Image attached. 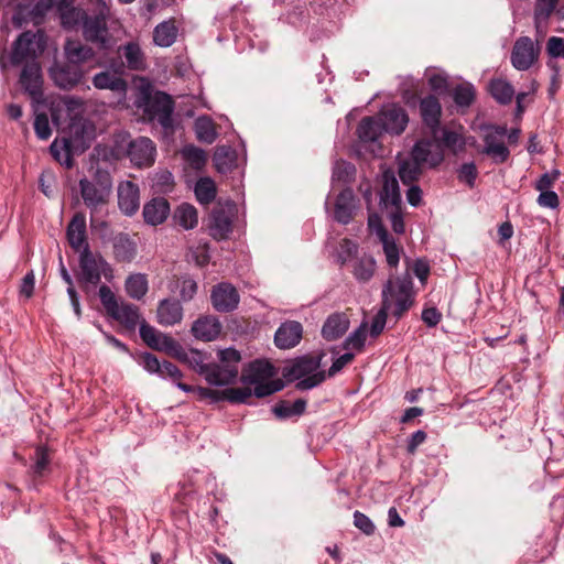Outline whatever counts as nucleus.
Returning <instances> with one entry per match:
<instances>
[{"label":"nucleus","instance_id":"obj_60","mask_svg":"<svg viewBox=\"0 0 564 564\" xmlns=\"http://www.w3.org/2000/svg\"><path fill=\"white\" fill-rule=\"evenodd\" d=\"M34 131L36 137L41 140H47L51 137L52 130L50 127L48 117L45 112L35 115Z\"/></svg>","mask_w":564,"mask_h":564},{"label":"nucleus","instance_id":"obj_24","mask_svg":"<svg viewBox=\"0 0 564 564\" xmlns=\"http://www.w3.org/2000/svg\"><path fill=\"white\" fill-rule=\"evenodd\" d=\"M358 208V199L351 188L343 189L335 202L334 218L337 223L349 224Z\"/></svg>","mask_w":564,"mask_h":564},{"label":"nucleus","instance_id":"obj_38","mask_svg":"<svg viewBox=\"0 0 564 564\" xmlns=\"http://www.w3.org/2000/svg\"><path fill=\"white\" fill-rule=\"evenodd\" d=\"M173 220L184 230L194 229L198 224V212L192 204L183 203L174 210Z\"/></svg>","mask_w":564,"mask_h":564},{"label":"nucleus","instance_id":"obj_58","mask_svg":"<svg viewBox=\"0 0 564 564\" xmlns=\"http://www.w3.org/2000/svg\"><path fill=\"white\" fill-rule=\"evenodd\" d=\"M34 465L32 466L33 474L35 476H43L46 471L48 464H50V457L47 453V448L40 446L35 449V456H34Z\"/></svg>","mask_w":564,"mask_h":564},{"label":"nucleus","instance_id":"obj_23","mask_svg":"<svg viewBox=\"0 0 564 564\" xmlns=\"http://www.w3.org/2000/svg\"><path fill=\"white\" fill-rule=\"evenodd\" d=\"M202 398L209 399L212 402L229 401L231 403H247L251 398L250 388H227L224 390H213L209 388L197 389Z\"/></svg>","mask_w":564,"mask_h":564},{"label":"nucleus","instance_id":"obj_10","mask_svg":"<svg viewBox=\"0 0 564 564\" xmlns=\"http://www.w3.org/2000/svg\"><path fill=\"white\" fill-rule=\"evenodd\" d=\"M237 213L236 204L228 200L218 204L212 210L208 219V232L217 241L226 240L232 231V221Z\"/></svg>","mask_w":564,"mask_h":564},{"label":"nucleus","instance_id":"obj_4","mask_svg":"<svg viewBox=\"0 0 564 564\" xmlns=\"http://www.w3.org/2000/svg\"><path fill=\"white\" fill-rule=\"evenodd\" d=\"M93 6L82 25L83 37L98 48L107 50L110 46L108 29L110 9L105 0H94Z\"/></svg>","mask_w":564,"mask_h":564},{"label":"nucleus","instance_id":"obj_30","mask_svg":"<svg viewBox=\"0 0 564 564\" xmlns=\"http://www.w3.org/2000/svg\"><path fill=\"white\" fill-rule=\"evenodd\" d=\"M170 214V204L163 197L153 198L143 206L142 215L148 225L164 223Z\"/></svg>","mask_w":564,"mask_h":564},{"label":"nucleus","instance_id":"obj_32","mask_svg":"<svg viewBox=\"0 0 564 564\" xmlns=\"http://www.w3.org/2000/svg\"><path fill=\"white\" fill-rule=\"evenodd\" d=\"M120 55L124 58V64L130 70H144L147 68V57L138 42H128L120 46Z\"/></svg>","mask_w":564,"mask_h":564},{"label":"nucleus","instance_id":"obj_12","mask_svg":"<svg viewBox=\"0 0 564 564\" xmlns=\"http://www.w3.org/2000/svg\"><path fill=\"white\" fill-rule=\"evenodd\" d=\"M378 117L382 130L392 135L402 134L409 123L406 110L395 102L383 106Z\"/></svg>","mask_w":564,"mask_h":564},{"label":"nucleus","instance_id":"obj_51","mask_svg":"<svg viewBox=\"0 0 564 564\" xmlns=\"http://www.w3.org/2000/svg\"><path fill=\"white\" fill-rule=\"evenodd\" d=\"M383 247V252L389 267L395 268L400 261L401 247L397 243L395 239L389 234L380 238Z\"/></svg>","mask_w":564,"mask_h":564},{"label":"nucleus","instance_id":"obj_59","mask_svg":"<svg viewBox=\"0 0 564 564\" xmlns=\"http://www.w3.org/2000/svg\"><path fill=\"white\" fill-rule=\"evenodd\" d=\"M358 245L350 239H343L339 242L338 261L341 265L346 264L354 256L357 254Z\"/></svg>","mask_w":564,"mask_h":564},{"label":"nucleus","instance_id":"obj_44","mask_svg":"<svg viewBox=\"0 0 564 564\" xmlns=\"http://www.w3.org/2000/svg\"><path fill=\"white\" fill-rule=\"evenodd\" d=\"M196 138L204 143L212 144L218 137L214 121L207 116L198 117L194 122Z\"/></svg>","mask_w":564,"mask_h":564},{"label":"nucleus","instance_id":"obj_21","mask_svg":"<svg viewBox=\"0 0 564 564\" xmlns=\"http://www.w3.org/2000/svg\"><path fill=\"white\" fill-rule=\"evenodd\" d=\"M86 217L83 213H76L66 228V237L72 249L78 254L86 248H90L87 241Z\"/></svg>","mask_w":564,"mask_h":564},{"label":"nucleus","instance_id":"obj_42","mask_svg":"<svg viewBox=\"0 0 564 564\" xmlns=\"http://www.w3.org/2000/svg\"><path fill=\"white\" fill-rule=\"evenodd\" d=\"M306 401L304 399H297L293 403L289 401L278 402L272 412L280 420H286L293 416H300L305 412Z\"/></svg>","mask_w":564,"mask_h":564},{"label":"nucleus","instance_id":"obj_16","mask_svg":"<svg viewBox=\"0 0 564 564\" xmlns=\"http://www.w3.org/2000/svg\"><path fill=\"white\" fill-rule=\"evenodd\" d=\"M210 300L217 312L229 313L238 307L240 296L232 284L221 282L213 288Z\"/></svg>","mask_w":564,"mask_h":564},{"label":"nucleus","instance_id":"obj_56","mask_svg":"<svg viewBox=\"0 0 564 564\" xmlns=\"http://www.w3.org/2000/svg\"><path fill=\"white\" fill-rule=\"evenodd\" d=\"M356 174L354 164L346 161H337L333 169V178L344 183L350 182Z\"/></svg>","mask_w":564,"mask_h":564},{"label":"nucleus","instance_id":"obj_14","mask_svg":"<svg viewBox=\"0 0 564 564\" xmlns=\"http://www.w3.org/2000/svg\"><path fill=\"white\" fill-rule=\"evenodd\" d=\"M19 83L33 100L39 101L43 97L42 68L37 61H31L22 67Z\"/></svg>","mask_w":564,"mask_h":564},{"label":"nucleus","instance_id":"obj_7","mask_svg":"<svg viewBox=\"0 0 564 564\" xmlns=\"http://www.w3.org/2000/svg\"><path fill=\"white\" fill-rule=\"evenodd\" d=\"M139 108L143 109L149 120H156L165 130L173 128L174 100L163 91L143 94Z\"/></svg>","mask_w":564,"mask_h":564},{"label":"nucleus","instance_id":"obj_36","mask_svg":"<svg viewBox=\"0 0 564 564\" xmlns=\"http://www.w3.org/2000/svg\"><path fill=\"white\" fill-rule=\"evenodd\" d=\"M380 205L384 209L398 208L401 206L399 184L393 175H384L383 186L380 191Z\"/></svg>","mask_w":564,"mask_h":564},{"label":"nucleus","instance_id":"obj_18","mask_svg":"<svg viewBox=\"0 0 564 564\" xmlns=\"http://www.w3.org/2000/svg\"><path fill=\"white\" fill-rule=\"evenodd\" d=\"M199 373L212 386H228L236 381L239 368H229L221 364H202Z\"/></svg>","mask_w":564,"mask_h":564},{"label":"nucleus","instance_id":"obj_61","mask_svg":"<svg viewBox=\"0 0 564 564\" xmlns=\"http://www.w3.org/2000/svg\"><path fill=\"white\" fill-rule=\"evenodd\" d=\"M560 0H535L533 15H538L540 21L551 18Z\"/></svg>","mask_w":564,"mask_h":564},{"label":"nucleus","instance_id":"obj_19","mask_svg":"<svg viewBox=\"0 0 564 564\" xmlns=\"http://www.w3.org/2000/svg\"><path fill=\"white\" fill-rule=\"evenodd\" d=\"M75 0H58L57 11L63 29L73 31L82 28L91 9L85 10L74 6Z\"/></svg>","mask_w":564,"mask_h":564},{"label":"nucleus","instance_id":"obj_27","mask_svg":"<svg viewBox=\"0 0 564 564\" xmlns=\"http://www.w3.org/2000/svg\"><path fill=\"white\" fill-rule=\"evenodd\" d=\"M183 319V307L176 300L164 299L156 308V322L162 326H174Z\"/></svg>","mask_w":564,"mask_h":564},{"label":"nucleus","instance_id":"obj_8","mask_svg":"<svg viewBox=\"0 0 564 564\" xmlns=\"http://www.w3.org/2000/svg\"><path fill=\"white\" fill-rule=\"evenodd\" d=\"M35 50V34L31 31L22 32L12 43L11 51L8 56H0V67L6 70L10 66H24L31 61H37Z\"/></svg>","mask_w":564,"mask_h":564},{"label":"nucleus","instance_id":"obj_20","mask_svg":"<svg viewBox=\"0 0 564 564\" xmlns=\"http://www.w3.org/2000/svg\"><path fill=\"white\" fill-rule=\"evenodd\" d=\"M48 75L57 87L66 90L75 87L83 78L82 69L73 64L55 63L50 67Z\"/></svg>","mask_w":564,"mask_h":564},{"label":"nucleus","instance_id":"obj_49","mask_svg":"<svg viewBox=\"0 0 564 564\" xmlns=\"http://www.w3.org/2000/svg\"><path fill=\"white\" fill-rule=\"evenodd\" d=\"M422 173V165H420L412 158L404 160L399 165V176L403 184L410 185L415 182Z\"/></svg>","mask_w":564,"mask_h":564},{"label":"nucleus","instance_id":"obj_6","mask_svg":"<svg viewBox=\"0 0 564 564\" xmlns=\"http://www.w3.org/2000/svg\"><path fill=\"white\" fill-rule=\"evenodd\" d=\"M99 299L107 314L123 325L129 330H134L137 325L140 326L139 307L127 302H119L111 289L104 284L99 288Z\"/></svg>","mask_w":564,"mask_h":564},{"label":"nucleus","instance_id":"obj_62","mask_svg":"<svg viewBox=\"0 0 564 564\" xmlns=\"http://www.w3.org/2000/svg\"><path fill=\"white\" fill-rule=\"evenodd\" d=\"M442 142L445 147L452 149L455 154L462 151L465 147L463 137L451 130L443 131Z\"/></svg>","mask_w":564,"mask_h":564},{"label":"nucleus","instance_id":"obj_39","mask_svg":"<svg viewBox=\"0 0 564 564\" xmlns=\"http://www.w3.org/2000/svg\"><path fill=\"white\" fill-rule=\"evenodd\" d=\"M93 85L97 89H109L119 94H124L127 90V82L110 72H100L93 77Z\"/></svg>","mask_w":564,"mask_h":564},{"label":"nucleus","instance_id":"obj_50","mask_svg":"<svg viewBox=\"0 0 564 564\" xmlns=\"http://www.w3.org/2000/svg\"><path fill=\"white\" fill-rule=\"evenodd\" d=\"M452 95L458 107H469L475 100L476 90L470 83H463L453 89Z\"/></svg>","mask_w":564,"mask_h":564},{"label":"nucleus","instance_id":"obj_35","mask_svg":"<svg viewBox=\"0 0 564 564\" xmlns=\"http://www.w3.org/2000/svg\"><path fill=\"white\" fill-rule=\"evenodd\" d=\"M113 257L118 262H131L137 254V245L128 234L120 232L112 239Z\"/></svg>","mask_w":564,"mask_h":564},{"label":"nucleus","instance_id":"obj_64","mask_svg":"<svg viewBox=\"0 0 564 564\" xmlns=\"http://www.w3.org/2000/svg\"><path fill=\"white\" fill-rule=\"evenodd\" d=\"M197 283L189 276H184L180 281V296L182 301L188 302L194 299L197 292Z\"/></svg>","mask_w":564,"mask_h":564},{"label":"nucleus","instance_id":"obj_11","mask_svg":"<svg viewBox=\"0 0 564 564\" xmlns=\"http://www.w3.org/2000/svg\"><path fill=\"white\" fill-rule=\"evenodd\" d=\"M541 52L538 41H533L529 36H520L516 40L510 61L517 70L530 69L539 59Z\"/></svg>","mask_w":564,"mask_h":564},{"label":"nucleus","instance_id":"obj_15","mask_svg":"<svg viewBox=\"0 0 564 564\" xmlns=\"http://www.w3.org/2000/svg\"><path fill=\"white\" fill-rule=\"evenodd\" d=\"M411 158L422 166L436 167L444 161V153L440 143L421 139L413 145Z\"/></svg>","mask_w":564,"mask_h":564},{"label":"nucleus","instance_id":"obj_45","mask_svg":"<svg viewBox=\"0 0 564 564\" xmlns=\"http://www.w3.org/2000/svg\"><path fill=\"white\" fill-rule=\"evenodd\" d=\"M124 289L131 299L141 300L149 289L147 275L142 273L129 275L126 280Z\"/></svg>","mask_w":564,"mask_h":564},{"label":"nucleus","instance_id":"obj_26","mask_svg":"<svg viewBox=\"0 0 564 564\" xmlns=\"http://www.w3.org/2000/svg\"><path fill=\"white\" fill-rule=\"evenodd\" d=\"M420 113L422 121L431 129L433 135L436 134L442 116V106L438 98L429 95L420 100Z\"/></svg>","mask_w":564,"mask_h":564},{"label":"nucleus","instance_id":"obj_54","mask_svg":"<svg viewBox=\"0 0 564 564\" xmlns=\"http://www.w3.org/2000/svg\"><path fill=\"white\" fill-rule=\"evenodd\" d=\"M367 338V326L366 324H361L357 329L348 335V337L344 341L345 349H356L361 351L365 347Z\"/></svg>","mask_w":564,"mask_h":564},{"label":"nucleus","instance_id":"obj_41","mask_svg":"<svg viewBox=\"0 0 564 564\" xmlns=\"http://www.w3.org/2000/svg\"><path fill=\"white\" fill-rule=\"evenodd\" d=\"M72 147L69 139H63L61 142L55 139L50 145V152L59 164L70 169L74 164Z\"/></svg>","mask_w":564,"mask_h":564},{"label":"nucleus","instance_id":"obj_9","mask_svg":"<svg viewBox=\"0 0 564 564\" xmlns=\"http://www.w3.org/2000/svg\"><path fill=\"white\" fill-rule=\"evenodd\" d=\"M140 337L151 349L166 352L178 359H187L183 347L173 337L158 330L148 324L144 319L140 323Z\"/></svg>","mask_w":564,"mask_h":564},{"label":"nucleus","instance_id":"obj_5","mask_svg":"<svg viewBox=\"0 0 564 564\" xmlns=\"http://www.w3.org/2000/svg\"><path fill=\"white\" fill-rule=\"evenodd\" d=\"M79 273L78 282L83 286H97L104 276L107 281L113 279V269L110 263L99 253L86 248L78 254Z\"/></svg>","mask_w":564,"mask_h":564},{"label":"nucleus","instance_id":"obj_55","mask_svg":"<svg viewBox=\"0 0 564 564\" xmlns=\"http://www.w3.org/2000/svg\"><path fill=\"white\" fill-rule=\"evenodd\" d=\"M456 172L457 178L460 183L466 184L469 188L475 187L478 170L474 162L462 164Z\"/></svg>","mask_w":564,"mask_h":564},{"label":"nucleus","instance_id":"obj_53","mask_svg":"<svg viewBox=\"0 0 564 564\" xmlns=\"http://www.w3.org/2000/svg\"><path fill=\"white\" fill-rule=\"evenodd\" d=\"M58 0H39L34 6L30 7L31 21L34 24H41L45 15L53 9H57Z\"/></svg>","mask_w":564,"mask_h":564},{"label":"nucleus","instance_id":"obj_43","mask_svg":"<svg viewBox=\"0 0 564 564\" xmlns=\"http://www.w3.org/2000/svg\"><path fill=\"white\" fill-rule=\"evenodd\" d=\"M382 128L378 118L366 117L358 124L357 133L362 142H375L381 134Z\"/></svg>","mask_w":564,"mask_h":564},{"label":"nucleus","instance_id":"obj_13","mask_svg":"<svg viewBox=\"0 0 564 564\" xmlns=\"http://www.w3.org/2000/svg\"><path fill=\"white\" fill-rule=\"evenodd\" d=\"M507 134L506 127H492L484 135V148L481 153L490 156L495 163H505L509 156L510 151L505 143Z\"/></svg>","mask_w":564,"mask_h":564},{"label":"nucleus","instance_id":"obj_48","mask_svg":"<svg viewBox=\"0 0 564 564\" xmlns=\"http://www.w3.org/2000/svg\"><path fill=\"white\" fill-rule=\"evenodd\" d=\"M182 158L194 170H202L207 161L206 153L203 149L193 144L185 145L181 151Z\"/></svg>","mask_w":564,"mask_h":564},{"label":"nucleus","instance_id":"obj_37","mask_svg":"<svg viewBox=\"0 0 564 564\" xmlns=\"http://www.w3.org/2000/svg\"><path fill=\"white\" fill-rule=\"evenodd\" d=\"M351 273L357 282L367 283L369 282L376 272L377 262L375 258L370 254H364L357 258L352 262Z\"/></svg>","mask_w":564,"mask_h":564},{"label":"nucleus","instance_id":"obj_57","mask_svg":"<svg viewBox=\"0 0 564 564\" xmlns=\"http://www.w3.org/2000/svg\"><path fill=\"white\" fill-rule=\"evenodd\" d=\"M254 389L251 390V395L254 394L257 398H264L271 395L283 388V384L280 380L273 381H260V383H253Z\"/></svg>","mask_w":564,"mask_h":564},{"label":"nucleus","instance_id":"obj_29","mask_svg":"<svg viewBox=\"0 0 564 564\" xmlns=\"http://www.w3.org/2000/svg\"><path fill=\"white\" fill-rule=\"evenodd\" d=\"M221 325L216 317L202 316L192 325V334L196 339L212 341L218 337Z\"/></svg>","mask_w":564,"mask_h":564},{"label":"nucleus","instance_id":"obj_46","mask_svg":"<svg viewBox=\"0 0 564 564\" xmlns=\"http://www.w3.org/2000/svg\"><path fill=\"white\" fill-rule=\"evenodd\" d=\"M195 196L199 204H210L217 194L215 182L210 177H200L195 184Z\"/></svg>","mask_w":564,"mask_h":564},{"label":"nucleus","instance_id":"obj_28","mask_svg":"<svg viewBox=\"0 0 564 564\" xmlns=\"http://www.w3.org/2000/svg\"><path fill=\"white\" fill-rule=\"evenodd\" d=\"M275 373L274 367L268 360L257 359L245 369L241 381L243 383H260L272 378Z\"/></svg>","mask_w":564,"mask_h":564},{"label":"nucleus","instance_id":"obj_34","mask_svg":"<svg viewBox=\"0 0 564 564\" xmlns=\"http://www.w3.org/2000/svg\"><path fill=\"white\" fill-rule=\"evenodd\" d=\"M64 54L69 64L80 65L95 56L94 50L79 40H67L64 44Z\"/></svg>","mask_w":564,"mask_h":564},{"label":"nucleus","instance_id":"obj_1","mask_svg":"<svg viewBox=\"0 0 564 564\" xmlns=\"http://www.w3.org/2000/svg\"><path fill=\"white\" fill-rule=\"evenodd\" d=\"M412 276L409 272L390 278L382 288V304L386 310L400 318L414 303Z\"/></svg>","mask_w":564,"mask_h":564},{"label":"nucleus","instance_id":"obj_2","mask_svg":"<svg viewBox=\"0 0 564 564\" xmlns=\"http://www.w3.org/2000/svg\"><path fill=\"white\" fill-rule=\"evenodd\" d=\"M322 355L301 356L294 359L290 365L283 368V377L288 381H297V390L304 391L313 389L325 381V371H321Z\"/></svg>","mask_w":564,"mask_h":564},{"label":"nucleus","instance_id":"obj_3","mask_svg":"<svg viewBox=\"0 0 564 564\" xmlns=\"http://www.w3.org/2000/svg\"><path fill=\"white\" fill-rule=\"evenodd\" d=\"M78 187L85 206L93 214L108 204L112 193V177L108 171L97 169L90 177H82Z\"/></svg>","mask_w":564,"mask_h":564},{"label":"nucleus","instance_id":"obj_33","mask_svg":"<svg viewBox=\"0 0 564 564\" xmlns=\"http://www.w3.org/2000/svg\"><path fill=\"white\" fill-rule=\"evenodd\" d=\"M178 35V28L175 19L171 18L159 23L153 30V44L159 47L172 46Z\"/></svg>","mask_w":564,"mask_h":564},{"label":"nucleus","instance_id":"obj_40","mask_svg":"<svg viewBox=\"0 0 564 564\" xmlns=\"http://www.w3.org/2000/svg\"><path fill=\"white\" fill-rule=\"evenodd\" d=\"M491 97L500 105H508L514 96L513 86L503 78H492L488 84Z\"/></svg>","mask_w":564,"mask_h":564},{"label":"nucleus","instance_id":"obj_31","mask_svg":"<svg viewBox=\"0 0 564 564\" xmlns=\"http://www.w3.org/2000/svg\"><path fill=\"white\" fill-rule=\"evenodd\" d=\"M349 328V318L345 313H333L330 314L323 327L322 336L324 339L332 341L340 338Z\"/></svg>","mask_w":564,"mask_h":564},{"label":"nucleus","instance_id":"obj_63","mask_svg":"<svg viewBox=\"0 0 564 564\" xmlns=\"http://www.w3.org/2000/svg\"><path fill=\"white\" fill-rule=\"evenodd\" d=\"M219 364L229 368H238L241 360L240 352L235 348H226L218 351Z\"/></svg>","mask_w":564,"mask_h":564},{"label":"nucleus","instance_id":"obj_22","mask_svg":"<svg viewBox=\"0 0 564 564\" xmlns=\"http://www.w3.org/2000/svg\"><path fill=\"white\" fill-rule=\"evenodd\" d=\"M302 337V324L297 321H285L275 330L274 344L280 349H291L300 344Z\"/></svg>","mask_w":564,"mask_h":564},{"label":"nucleus","instance_id":"obj_25","mask_svg":"<svg viewBox=\"0 0 564 564\" xmlns=\"http://www.w3.org/2000/svg\"><path fill=\"white\" fill-rule=\"evenodd\" d=\"M118 205L124 215H134L140 206V193L138 185L131 181L121 182L118 186Z\"/></svg>","mask_w":564,"mask_h":564},{"label":"nucleus","instance_id":"obj_52","mask_svg":"<svg viewBox=\"0 0 564 564\" xmlns=\"http://www.w3.org/2000/svg\"><path fill=\"white\" fill-rule=\"evenodd\" d=\"M235 162V153L230 147H218L214 153V163L218 172L226 173Z\"/></svg>","mask_w":564,"mask_h":564},{"label":"nucleus","instance_id":"obj_17","mask_svg":"<svg viewBox=\"0 0 564 564\" xmlns=\"http://www.w3.org/2000/svg\"><path fill=\"white\" fill-rule=\"evenodd\" d=\"M156 148L147 137H140L129 143L128 155L130 161L139 167L150 166L154 163Z\"/></svg>","mask_w":564,"mask_h":564},{"label":"nucleus","instance_id":"obj_47","mask_svg":"<svg viewBox=\"0 0 564 564\" xmlns=\"http://www.w3.org/2000/svg\"><path fill=\"white\" fill-rule=\"evenodd\" d=\"M158 376L162 379L172 380L176 387L184 392H192L195 390L192 386L180 381L183 375L181 370L170 361H162L161 370Z\"/></svg>","mask_w":564,"mask_h":564}]
</instances>
